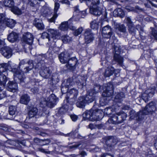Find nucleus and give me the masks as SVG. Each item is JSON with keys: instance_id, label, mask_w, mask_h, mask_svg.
Here are the masks:
<instances>
[{"instance_id": "obj_1", "label": "nucleus", "mask_w": 157, "mask_h": 157, "mask_svg": "<svg viewBox=\"0 0 157 157\" xmlns=\"http://www.w3.org/2000/svg\"><path fill=\"white\" fill-rule=\"evenodd\" d=\"M17 67L16 66H12L9 62L8 63H3L0 64V73L5 72L8 70L12 72L14 74L13 75L15 76V80H17V78H18L20 83L23 85L24 84L25 78Z\"/></svg>"}, {"instance_id": "obj_2", "label": "nucleus", "mask_w": 157, "mask_h": 157, "mask_svg": "<svg viewBox=\"0 0 157 157\" xmlns=\"http://www.w3.org/2000/svg\"><path fill=\"white\" fill-rule=\"evenodd\" d=\"M83 117L92 121H99L103 117L102 112L100 110L92 108L86 111L83 114Z\"/></svg>"}, {"instance_id": "obj_3", "label": "nucleus", "mask_w": 157, "mask_h": 157, "mask_svg": "<svg viewBox=\"0 0 157 157\" xmlns=\"http://www.w3.org/2000/svg\"><path fill=\"white\" fill-rule=\"evenodd\" d=\"M107 23L105 21H101V33L103 36L106 38H110L113 34V31L111 27L107 25L103 26L104 24Z\"/></svg>"}, {"instance_id": "obj_4", "label": "nucleus", "mask_w": 157, "mask_h": 157, "mask_svg": "<svg viewBox=\"0 0 157 157\" xmlns=\"http://www.w3.org/2000/svg\"><path fill=\"white\" fill-rule=\"evenodd\" d=\"M23 75V76L25 78L24 80V84L22 86H24L25 84V77L24 75L23 74H21ZM14 76V81H9L8 84H7V89L8 90L12 92H15L17 91V90L18 87L17 85V83L18 82L21 85H22L20 83V81L19 80L18 78H17V80H15V76Z\"/></svg>"}, {"instance_id": "obj_5", "label": "nucleus", "mask_w": 157, "mask_h": 157, "mask_svg": "<svg viewBox=\"0 0 157 157\" xmlns=\"http://www.w3.org/2000/svg\"><path fill=\"white\" fill-rule=\"evenodd\" d=\"M104 141L106 146L109 148L108 150H111L117 144V138L113 136H107L105 137Z\"/></svg>"}, {"instance_id": "obj_6", "label": "nucleus", "mask_w": 157, "mask_h": 157, "mask_svg": "<svg viewBox=\"0 0 157 157\" xmlns=\"http://www.w3.org/2000/svg\"><path fill=\"white\" fill-rule=\"evenodd\" d=\"M114 49L115 53L114 55L113 59L118 64L121 66L123 65V58L119 55L121 49L120 46L114 45Z\"/></svg>"}, {"instance_id": "obj_7", "label": "nucleus", "mask_w": 157, "mask_h": 157, "mask_svg": "<svg viewBox=\"0 0 157 157\" xmlns=\"http://www.w3.org/2000/svg\"><path fill=\"white\" fill-rule=\"evenodd\" d=\"M143 110L145 114H152L157 111V104L155 102L151 101L146 105Z\"/></svg>"}, {"instance_id": "obj_8", "label": "nucleus", "mask_w": 157, "mask_h": 157, "mask_svg": "<svg viewBox=\"0 0 157 157\" xmlns=\"http://www.w3.org/2000/svg\"><path fill=\"white\" fill-rule=\"evenodd\" d=\"M40 75L44 78H48L50 76L52 71L48 67H45L43 63L40 67Z\"/></svg>"}, {"instance_id": "obj_9", "label": "nucleus", "mask_w": 157, "mask_h": 157, "mask_svg": "<svg viewBox=\"0 0 157 157\" xmlns=\"http://www.w3.org/2000/svg\"><path fill=\"white\" fill-rule=\"evenodd\" d=\"M113 86L110 83L105 84L102 87L103 92L102 95L105 97H109L113 94Z\"/></svg>"}, {"instance_id": "obj_10", "label": "nucleus", "mask_w": 157, "mask_h": 157, "mask_svg": "<svg viewBox=\"0 0 157 157\" xmlns=\"http://www.w3.org/2000/svg\"><path fill=\"white\" fill-rule=\"evenodd\" d=\"M84 36L85 42L86 44L90 43L94 40V34L90 29L85 30Z\"/></svg>"}, {"instance_id": "obj_11", "label": "nucleus", "mask_w": 157, "mask_h": 157, "mask_svg": "<svg viewBox=\"0 0 157 157\" xmlns=\"http://www.w3.org/2000/svg\"><path fill=\"white\" fill-rule=\"evenodd\" d=\"M155 88H152L146 90L142 94V99L145 102L147 101L151 97H152L155 93Z\"/></svg>"}, {"instance_id": "obj_12", "label": "nucleus", "mask_w": 157, "mask_h": 157, "mask_svg": "<svg viewBox=\"0 0 157 157\" xmlns=\"http://www.w3.org/2000/svg\"><path fill=\"white\" fill-rule=\"evenodd\" d=\"M90 13L96 16H100L102 13V10L99 6H90Z\"/></svg>"}, {"instance_id": "obj_13", "label": "nucleus", "mask_w": 157, "mask_h": 157, "mask_svg": "<svg viewBox=\"0 0 157 157\" xmlns=\"http://www.w3.org/2000/svg\"><path fill=\"white\" fill-rule=\"evenodd\" d=\"M47 101L48 102V107L51 108L56 105L57 101H58V98L54 94H52L49 96L47 99Z\"/></svg>"}, {"instance_id": "obj_14", "label": "nucleus", "mask_w": 157, "mask_h": 157, "mask_svg": "<svg viewBox=\"0 0 157 157\" xmlns=\"http://www.w3.org/2000/svg\"><path fill=\"white\" fill-rule=\"evenodd\" d=\"M33 35L29 33H27L23 35L22 40L23 41L29 45H31L33 41Z\"/></svg>"}, {"instance_id": "obj_15", "label": "nucleus", "mask_w": 157, "mask_h": 157, "mask_svg": "<svg viewBox=\"0 0 157 157\" xmlns=\"http://www.w3.org/2000/svg\"><path fill=\"white\" fill-rule=\"evenodd\" d=\"M78 60L75 57H73L69 59L67 63L65 66L67 69L70 70H72L74 68V67L77 64Z\"/></svg>"}, {"instance_id": "obj_16", "label": "nucleus", "mask_w": 157, "mask_h": 157, "mask_svg": "<svg viewBox=\"0 0 157 157\" xmlns=\"http://www.w3.org/2000/svg\"><path fill=\"white\" fill-rule=\"evenodd\" d=\"M34 67L33 62L32 60H29L27 62V65L22 70V72L24 73L28 74L32 71Z\"/></svg>"}, {"instance_id": "obj_17", "label": "nucleus", "mask_w": 157, "mask_h": 157, "mask_svg": "<svg viewBox=\"0 0 157 157\" xmlns=\"http://www.w3.org/2000/svg\"><path fill=\"white\" fill-rule=\"evenodd\" d=\"M59 58L60 62L63 63H67L70 58V55L68 53L62 52L59 55Z\"/></svg>"}, {"instance_id": "obj_18", "label": "nucleus", "mask_w": 157, "mask_h": 157, "mask_svg": "<svg viewBox=\"0 0 157 157\" xmlns=\"http://www.w3.org/2000/svg\"><path fill=\"white\" fill-rule=\"evenodd\" d=\"M38 113V109L36 107L31 106L29 107L28 118L29 119L36 116Z\"/></svg>"}, {"instance_id": "obj_19", "label": "nucleus", "mask_w": 157, "mask_h": 157, "mask_svg": "<svg viewBox=\"0 0 157 157\" xmlns=\"http://www.w3.org/2000/svg\"><path fill=\"white\" fill-rule=\"evenodd\" d=\"M33 24L39 30H43L44 29V25L42 21L38 19H35Z\"/></svg>"}, {"instance_id": "obj_20", "label": "nucleus", "mask_w": 157, "mask_h": 157, "mask_svg": "<svg viewBox=\"0 0 157 157\" xmlns=\"http://www.w3.org/2000/svg\"><path fill=\"white\" fill-rule=\"evenodd\" d=\"M95 97V93H94L92 91H89L84 98L87 103H89L94 100Z\"/></svg>"}, {"instance_id": "obj_21", "label": "nucleus", "mask_w": 157, "mask_h": 157, "mask_svg": "<svg viewBox=\"0 0 157 157\" xmlns=\"http://www.w3.org/2000/svg\"><path fill=\"white\" fill-rule=\"evenodd\" d=\"M48 31L50 37H51L53 39L59 38L60 37L59 32L56 30L53 29H49Z\"/></svg>"}, {"instance_id": "obj_22", "label": "nucleus", "mask_w": 157, "mask_h": 157, "mask_svg": "<svg viewBox=\"0 0 157 157\" xmlns=\"http://www.w3.org/2000/svg\"><path fill=\"white\" fill-rule=\"evenodd\" d=\"M2 54L5 57L9 58L12 55V50L9 47H5L2 51Z\"/></svg>"}, {"instance_id": "obj_23", "label": "nucleus", "mask_w": 157, "mask_h": 157, "mask_svg": "<svg viewBox=\"0 0 157 157\" xmlns=\"http://www.w3.org/2000/svg\"><path fill=\"white\" fill-rule=\"evenodd\" d=\"M87 102L84 97H80L78 99L76 103L77 107L81 108L84 107Z\"/></svg>"}, {"instance_id": "obj_24", "label": "nucleus", "mask_w": 157, "mask_h": 157, "mask_svg": "<svg viewBox=\"0 0 157 157\" xmlns=\"http://www.w3.org/2000/svg\"><path fill=\"white\" fill-rule=\"evenodd\" d=\"M47 58V56L45 54H42L39 55L36 58L37 63V65L40 67L41 66L43 63L44 64V61Z\"/></svg>"}, {"instance_id": "obj_25", "label": "nucleus", "mask_w": 157, "mask_h": 157, "mask_svg": "<svg viewBox=\"0 0 157 157\" xmlns=\"http://www.w3.org/2000/svg\"><path fill=\"white\" fill-rule=\"evenodd\" d=\"M7 78L6 75L3 73H0V88L4 89Z\"/></svg>"}, {"instance_id": "obj_26", "label": "nucleus", "mask_w": 157, "mask_h": 157, "mask_svg": "<svg viewBox=\"0 0 157 157\" xmlns=\"http://www.w3.org/2000/svg\"><path fill=\"white\" fill-rule=\"evenodd\" d=\"M18 35L16 33L12 32L8 36L7 39L11 43H13L17 40Z\"/></svg>"}, {"instance_id": "obj_27", "label": "nucleus", "mask_w": 157, "mask_h": 157, "mask_svg": "<svg viewBox=\"0 0 157 157\" xmlns=\"http://www.w3.org/2000/svg\"><path fill=\"white\" fill-rule=\"evenodd\" d=\"M128 31L129 32L132 34L134 33H135L136 31V30H139V29H140L141 31L143 32V29L141 27V26L139 25H137L136 26V28H135L133 26V24L131 26H128ZM140 33H141V32H139Z\"/></svg>"}, {"instance_id": "obj_28", "label": "nucleus", "mask_w": 157, "mask_h": 157, "mask_svg": "<svg viewBox=\"0 0 157 157\" xmlns=\"http://www.w3.org/2000/svg\"><path fill=\"white\" fill-rule=\"evenodd\" d=\"M30 100V97L28 94H24L21 97L20 102L21 104L27 105Z\"/></svg>"}, {"instance_id": "obj_29", "label": "nucleus", "mask_w": 157, "mask_h": 157, "mask_svg": "<svg viewBox=\"0 0 157 157\" xmlns=\"http://www.w3.org/2000/svg\"><path fill=\"white\" fill-rule=\"evenodd\" d=\"M7 26L12 28L15 26V23L13 19L8 18H5L3 23Z\"/></svg>"}, {"instance_id": "obj_30", "label": "nucleus", "mask_w": 157, "mask_h": 157, "mask_svg": "<svg viewBox=\"0 0 157 157\" xmlns=\"http://www.w3.org/2000/svg\"><path fill=\"white\" fill-rule=\"evenodd\" d=\"M125 97V95L123 92L118 93L115 96L114 101L115 102L121 103Z\"/></svg>"}, {"instance_id": "obj_31", "label": "nucleus", "mask_w": 157, "mask_h": 157, "mask_svg": "<svg viewBox=\"0 0 157 157\" xmlns=\"http://www.w3.org/2000/svg\"><path fill=\"white\" fill-rule=\"evenodd\" d=\"M76 82L78 86L85 85L86 78L85 77L79 76L76 78Z\"/></svg>"}, {"instance_id": "obj_32", "label": "nucleus", "mask_w": 157, "mask_h": 157, "mask_svg": "<svg viewBox=\"0 0 157 157\" xmlns=\"http://www.w3.org/2000/svg\"><path fill=\"white\" fill-rule=\"evenodd\" d=\"M100 4V0H90L87 2V5L88 7L99 6Z\"/></svg>"}, {"instance_id": "obj_33", "label": "nucleus", "mask_w": 157, "mask_h": 157, "mask_svg": "<svg viewBox=\"0 0 157 157\" xmlns=\"http://www.w3.org/2000/svg\"><path fill=\"white\" fill-rule=\"evenodd\" d=\"M114 15L119 17L121 18L124 17V13L123 10L120 8H118L114 10L113 12Z\"/></svg>"}, {"instance_id": "obj_34", "label": "nucleus", "mask_w": 157, "mask_h": 157, "mask_svg": "<svg viewBox=\"0 0 157 157\" xmlns=\"http://www.w3.org/2000/svg\"><path fill=\"white\" fill-rule=\"evenodd\" d=\"M114 69L112 66L108 67L104 73V76L108 77L112 75L114 73Z\"/></svg>"}, {"instance_id": "obj_35", "label": "nucleus", "mask_w": 157, "mask_h": 157, "mask_svg": "<svg viewBox=\"0 0 157 157\" xmlns=\"http://www.w3.org/2000/svg\"><path fill=\"white\" fill-rule=\"evenodd\" d=\"M117 115L118 124L122 123L126 117V115L125 113L121 114L119 113Z\"/></svg>"}, {"instance_id": "obj_36", "label": "nucleus", "mask_w": 157, "mask_h": 157, "mask_svg": "<svg viewBox=\"0 0 157 157\" xmlns=\"http://www.w3.org/2000/svg\"><path fill=\"white\" fill-rule=\"evenodd\" d=\"M3 4L6 6L12 7L14 6V2L13 0H4Z\"/></svg>"}, {"instance_id": "obj_37", "label": "nucleus", "mask_w": 157, "mask_h": 157, "mask_svg": "<svg viewBox=\"0 0 157 157\" xmlns=\"http://www.w3.org/2000/svg\"><path fill=\"white\" fill-rule=\"evenodd\" d=\"M78 91L76 89L73 88L68 90V94H69L70 96L71 95V98H76L78 94Z\"/></svg>"}, {"instance_id": "obj_38", "label": "nucleus", "mask_w": 157, "mask_h": 157, "mask_svg": "<svg viewBox=\"0 0 157 157\" xmlns=\"http://www.w3.org/2000/svg\"><path fill=\"white\" fill-rule=\"evenodd\" d=\"M73 84L72 79L70 78L67 79L66 81H64L62 84V86H65L67 88L70 87Z\"/></svg>"}, {"instance_id": "obj_39", "label": "nucleus", "mask_w": 157, "mask_h": 157, "mask_svg": "<svg viewBox=\"0 0 157 157\" xmlns=\"http://www.w3.org/2000/svg\"><path fill=\"white\" fill-rule=\"evenodd\" d=\"M102 90L101 88V86L97 84H95L94 85L93 89H91L90 90V91H92L94 93H95V94L96 95V94L100 92Z\"/></svg>"}, {"instance_id": "obj_40", "label": "nucleus", "mask_w": 157, "mask_h": 157, "mask_svg": "<svg viewBox=\"0 0 157 157\" xmlns=\"http://www.w3.org/2000/svg\"><path fill=\"white\" fill-rule=\"evenodd\" d=\"M146 115L144 113L143 110L140 111L138 113H137L136 119L139 121H140L143 119L144 118V116Z\"/></svg>"}, {"instance_id": "obj_41", "label": "nucleus", "mask_w": 157, "mask_h": 157, "mask_svg": "<svg viewBox=\"0 0 157 157\" xmlns=\"http://www.w3.org/2000/svg\"><path fill=\"white\" fill-rule=\"evenodd\" d=\"M34 141L35 143L36 144H39L42 141H47L48 143H46L44 144V145H48L51 142V141L49 139H44V140H40L38 138H35L34 139Z\"/></svg>"}, {"instance_id": "obj_42", "label": "nucleus", "mask_w": 157, "mask_h": 157, "mask_svg": "<svg viewBox=\"0 0 157 157\" xmlns=\"http://www.w3.org/2000/svg\"><path fill=\"white\" fill-rule=\"evenodd\" d=\"M116 29L123 33H125L126 32V27L123 24L118 25L116 27Z\"/></svg>"}, {"instance_id": "obj_43", "label": "nucleus", "mask_w": 157, "mask_h": 157, "mask_svg": "<svg viewBox=\"0 0 157 157\" xmlns=\"http://www.w3.org/2000/svg\"><path fill=\"white\" fill-rule=\"evenodd\" d=\"M60 29L63 31H65L68 28V22L67 21L63 22L60 26Z\"/></svg>"}, {"instance_id": "obj_44", "label": "nucleus", "mask_w": 157, "mask_h": 157, "mask_svg": "<svg viewBox=\"0 0 157 157\" xmlns=\"http://www.w3.org/2000/svg\"><path fill=\"white\" fill-rule=\"evenodd\" d=\"M74 102V101H73L72 102H70V103L68 102L67 104H64L63 105V106L65 109V110L67 111L69 109H71V106L73 104Z\"/></svg>"}, {"instance_id": "obj_45", "label": "nucleus", "mask_w": 157, "mask_h": 157, "mask_svg": "<svg viewBox=\"0 0 157 157\" xmlns=\"http://www.w3.org/2000/svg\"><path fill=\"white\" fill-rule=\"evenodd\" d=\"M90 27L93 29H97L98 27V25L97 20H94L90 23Z\"/></svg>"}, {"instance_id": "obj_46", "label": "nucleus", "mask_w": 157, "mask_h": 157, "mask_svg": "<svg viewBox=\"0 0 157 157\" xmlns=\"http://www.w3.org/2000/svg\"><path fill=\"white\" fill-rule=\"evenodd\" d=\"M16 111V107L13 105H10L9 107V113L11 115H14Z\"/></svg>"}, {"instance_id": "obj_47", "label": "nucleus", "mask_w": 157, "mask_h": 157, "mask_svg": "<svg viewBox=\"0 0 157 157\" xmlns=\"http://www.w3.org/2000/svg\"><path fill=\"white\" fill-rule=\"evenodd\" d=\"M9 141H7L5 143V144L4 145H1L0 146V149L4 150L5 151L7 152L8 151V150L10 148V147L7 145V144H9Z\"/></svg>"}, {"instance_id": "obj_48", "label": "nucleus", "mask_w": 157, "mask_h": 157, "mask_svg": "<svg viewBox=\"0 0 157 157\" xmlns=\"http://www.w3.org/2000/svg\"><path fill=\"white\" fill-rule=\"evenodd\" d=\"M83 30V28L80 27L77 29H76L73 32V34L75 36H77L81 34Z\"/></svg>"}, {"instance_id": "obj_49", "label": "nucleus", "mask_w": 157, "mask_h": 157, "mask_svg": "<svg viewBox=\"0 0 157 157\" xmlns=\"http://www.w3.org/2000/svg\"><path fill=\"white\" fill-rule=\"evenodd\" d=\"M99 103L101 106H103L106 105L108 103L106 98L105 97L101 98L99 100Z\"/></svg>"}, {"instance_id": "obj_50", "label": "nucleus", "mask_w": 157, "mask_h": 157, "mask_svg": "<svg viewBox=\"0 0 157 157\" xmlns=\"http://www.w3.org/2000/svg\"><path fill=\"white\" fill-rule=\"evenodd\" d=\"M48 104L47 100H46L44 98H43L40 102V105L42 107H44L46 106L48 107Z\"/></svg>"}, {"instance_id": "obj_51", "label": "nucleus", "mask_w": 157, "mask_h": 157, "mask_svg": "<svg viewBox=\"0 0 157 157\" xmlns=\"http://www.w3.org/2000/svg\"><path fill=\"white\" fill-rule=\"evenodd\" d=\"M61 39L64 43H66L71 40V38L68 36L64 35L61 37Z\"/></svg>"}, {"instance_id": "obj_52", "label": "nucleus", "mask_w": 157, "mask_h": 157, "mask_svg": "<svg viewBox=\"0 0 157 157\" xmlns=\"http://www.w3.org/2000/svg\"><path fill=\"white\" fill-rule=\"evenodd\" d=\"M137 113H136L134 110H131L129 112L130 118L132 119L135 118H136Z\"/></svg>"}, {"instance_id": "obj_53", "label": "nucleus", "mask_w": 157, "mask_h": 157, "mask_svg": "<svg viewBox=\"0 0 157 157\" xmlns=\"http://www.w3.org/2000/svg\"><path fill=\"white\" fill-rule=\"evenodd\" d=\"M151 36H152L154 39L157 40V32L154 28H151Z\"/></svg>"}, {"instance_id": "obj_54", "label": "nucleus", "mask_w": 157, "mask_h": 157, "mask_svg": "<svg viewBox=\"0 0 157 157\" xmlns=\"http://www.w3.org/2000/svg\"><path fill=\"white\" fill-rule=\"evenodd\" d=\"M37 3L36 0H28V4L32 7H34Z\"/></svg>"}, {"instance_id": "obj_55", "label": "nucleus", "mask_w": 157, "mask_h": 157, "mask_svg": "<svg viewBox=\"0 0 157 157\" xmlns=\"http://www.w3.org/2000/svg\"><path fill=\"white\" fill-rule=\"evenodd\" d=\"M51 80L53 84H56L57 83L59 79L58 78V76L57 75H53L51 78Z\"/></svg>"}, {"instance_id": "obj_56", "label": "nucleus", "mask_w": 157, "mask_h": 157, "mask_svg": "<svg viewBox=\"0 0 157 157\" xmlns=\"http://www.w3.org/2000/svg\"><path fill=\"white\" fill-rule=\"evenodd\" d=\"M12 11L15 14L20 15L21 13L20 10L17 7H13L12 9Z\"/></svg>"}, {"instance_id": "obj_57", "label": "nucleus", "mask_w": 157, "mask_h": 157, "mask_svg": "<svg viewBox=\"0 0 157 157\" xmlns=\"http://www.w3.org/2000/svg\"><path fill=\"white\" fill-rule=\"evenodd\" d=\"M27 65V63L24 60H22L20 62L19 64V68L20 69H22V68L23 67V66L25 65V66Z\"/></svg>"}, {"instance_id": "obj_58", "label": "nucleus", "mask_w": 157, "mask_h": 157, "mask_svg": "<svg viewBox=\"0 0 157 157\" xmlns=\"http://www.w3.org/2000/svg\"><path fill=\"white\" fill-rule=\"evenodd\" d=\"M57 13H54V14L52 17L50 19H48V21L50 22H54L55 21V20L57 18Z\"/></svg>"}, {"instance_id": "obj_59", "label": "nucleus", "mask_w": 157, "mask_h": 157, "mask_svg": "<svg viewBox=\"0 0 157 157\" xmlns=\"http://www.w3.org/2000/svg\"><path fill=\"white\" fill-rule=\"evenodd\" d=\"M111 122L113 124H118V121L117 119V115H114L111 119Z\"/></svg>"}, {"instance_id": "obj_60", "label": "nucleus", "mask_w": 157, "mask_h": 157, "mask_svg": "<svg viewBox=\"0 0 157 157\" xmlns=\"http://www.w3.org/2000/svg\"><path fill=\"white\" fill-rule=\"evenodd\" d=\"M3 89L0 88V100L5 98L6 96L5 92L3 90Z\"/></svg>"}, {"instance_id": "obj_61", "label": "nucleus", "mask_w": 157, "mask_h": 157, "mask_svg": "<svg viewBox=\"0 0 157 157\" xmlns=\"http://www.w3.org/2000/svg\"><path fill=\"white\" fill-rule=\"evenodd\" d=\"M50 37L49 33L45 32L43 33L41 36V37L42 38H47L48 39V40H50Z\"/></svg>"}, {"instance_id": "obj_62", "label": "nucleus", "mask_w": 157, "mask_h": 157, "mask_svg": "<svg viewBox=\"0 0 157 157\" xmlns=\"http://www.w3.org/2000/svg\"><path fill=\"white\" fill-rule=\"evenodd\" d=\"M112 109L110 107L105 108L104 110V112L107 115H111L112 113Z\"/></svg>"}, {"instance_id": "obj_63", "label": "nucleus", "mask_w": 157, "mask_h": 157, "mask_svg": "<svg viewBox=\"0 0 157 157\" xmlns=\"http://www.w3.org/2000/svg\"><path fill=\"white\" fill-rule=\"evenodd\" d=\"M59 4L57 2H55V7L54 9V13H56L57 11L59 8Z\"/></svg>"}, {"instance_id": "obj_64", "label": "nucleus", "mask_w": 157, "mask_h": 157, "mask_svg": "<svg viewBox=\"0 0 157 157\" xmlns=\"http://www.w3.org/2000/svg\"><path fill=\"white\" fill-rule=\"evenodd\" d=\"M126 22L128 26H131L132 25H133L130 18L129 17H128L126 18Z\"/></svg>"}]
</instances>
